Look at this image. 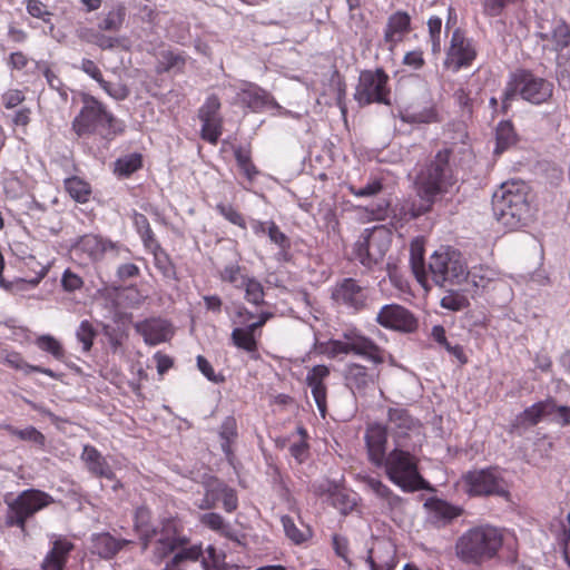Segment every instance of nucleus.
Segmentation results:
<instances>
[{"instance_id": "1", "label": "nucleus", "mask_w": 570, "mask_h": 570, "mask_svg": "<svg viewBox=\"0 0 570 570\" xmlns=\"http://www.w3.org/2000/svg\"><path fill=\"white\" fill-rule=\"evenodd\" d=\"M492 209L497 220L508 229L525 226L533 216L530 187L522 180L503 183L493 194Z\"/></svg>"}, {"instance_id": "2", "label": "nucleus", "mask_w": 570, "mask_h": 570, "mask_svg": "<svg viewBox=\"0 0 570 570\" xmlns=\"http://www.w3.org/2000/svg\"><path fill=\"white\" fill-rule=\"evenodd\" d=\"M452 149H441L417 173L415 178L417 194L428 205L416 215L428 212L439 195L449 193L456 184L450 163Z\"/></svg>"}, {"instance_id": "3", "label": "nucleus", "mask_w": 570, "mask_h": 570, "mask_svg": "<svg viewBox=\"0 0 570 570\" xmlns=\"http://www.w3.org/2000/svg\"><path fill=\"white\" fill-rule=\"evenodd\" d=\"M499 529L480 525L463 532L455 541V556L466 564H481L492 559L502 547Z\"/></svg>"}, {"instance_id": "4", "label": "nucleus", "mask_w": 570, "mask_h": 570, "mask_svg": "<svg viewBox=\"0 0 570 570\" xmlns=\"http://www.w3.org/2000/svg\"><path fill=\"white\" fill-rule=\"evenodd\" d=\"M82 102L83 106L71 124L78 137L98 132L110 139L122 131L120 122L97 98L86 94L82 96Z\"/></svg>"}, {"instance_id": "5", "label": "nucleus", "mask_w": 570, "mask_h": 570, "mask_svg": "<svg viewBox=\"0 0 570 570\" xmlns=\"http://www.w3.org/2000/svg\"><path fill=\"white\" fill-rule=\"evenodd\" d=\"M417 450L394 446L383 462L387 478L404 492L426 490L429 483L419 472Z\"/></svg>"}, {"instance_id": "6", "label": "nucleus", "mask_w": 570, "mask_h": 570, "mask_svg": "<svg viewBox=\"0 0 570 570\" xmlns=\"http://www.w3.org/2000/svg\"><path fill=\"white\" fill-rule=\"evenodd\" d=\"M553 85L527 70L515 72L504 89L502 108L507 110L511 101L520 95L522 99L540 105L552 97Z\"/></svg>"}, {"instance_id": "7", "label": "nucleus", "mask_w": 570, "mask_h": 570, "mask_svg": "<svg viewBox=\"0 0 570 570\" xmlns=\"http://www.w3.org/2000/svg\"><path fill=\"white\" fill-rule=\"evenodd\" d=\"M6 502V525L17 527L27 534V521L37 512L51 505L55 499L39 489H28L20 492L13 500Z\"/></svg>"}, {"instance_id": "8", "label": "nucleus", "mask_w": 570, "mask_h": 570, "mask_svg": "<svg viewBox=\"0 0 570 570\" xmlns=\"http://www.w3.org/2000/svg\"><path fill=\"white\" fill-rule=\"evenodd\" d=\"M429 272L438 286L460 284L466 277V263L459 250L440 248L430 257Z\"/></svg>"}, {"instance_id": "9", "label": "nucleus", "mask_w": 570, "mask_h": 570, "mask_svg": "<svg viewBox=\"0 0 570 570\" xmlns=\"http://www.w3.org/2000/svg\"><path fill=\"white\" fill-rule=\"evenodd\" d=\"M322 352L331 358L338 354H355L371 363H384V350L371 338L357 334L345 333L342 340H330L323 345Z\"/></svg>"}, {"instance_id": "10", "label": "nucleus", "mask_w": 570, "mask_h": 570, "mask_svg": "<svg viewBox=\"0 0 570 570\" xmlns=\"http://www.w3.org/2000/svg\"><path fill=\"white\" fill-rule=\"evenodd\" d=\"M395 446L419 450L424 441L422 424L415 420L405 409H390L387 412V425Z\"/></svg>"}, {"instance_id": "11", "label": "nucleus", "mask_w": 570, "mask_h": 570, "mask_svg": "<svg viewBox=\"0 0 570 570\" xmlns=\"http://www.w3.org/2000/svg\"><path fill=\"white\" fill-rule=\"evenodd\" d=\"M391 242L392 234L386 227L366 228L355 244V256L363 266L372 267L384 259Z\"/></svg>"}, {"instance_id": "12", "label": "nucleus", "mask_w": 570, "mask_h": 570, "mask_svg": "<svg viewBox=\"0 0 570 570\" xmlns=\"http://www.w3.org/2000/svg\"><path fill=\"white\" fill-rule=\"evenodd\" d=\"M389 76L383 69L364 70L360 73L354 99L360 106L371 104L391 105Z\"/></svg>"}, {"instance_id": "13", "label": "nucleus", "mask_w": 570, "mask_h": 570, "mask_svg": "<svg viewBox=\"0 0 570 570\" xmlns=\"http://www.w3.org/2000/svg\"><path fill=\"white\" fill-rule=\"evenodd\" d=\"M465 491L474 497L508 494L505 482L499 471L494 468L480 469L466 472L462 476Z\"/></svg>"}, {"instance_id": "14", "label": "nucleus", "mask_w": 570, "mask_h": 570, "mask_svg": "<svg viewBox=\"0 0 570 570\" xmlns=\"http://www.w3.org/2000/svg\"><path fill=\"white\" fill-rule=\"evenodd\" d=\"M475 58L476 50L473 41L460 29H455L446 51L444 67L452 72H458L461 68L470 67Z\"/></svg>"}, {"instance_id": "15", "label": "nucleus", "mask_w": 570, "mask_h": 570, "mask_svg": "<svg viewBox=\"0 0 570 570\" xmlns=\"http://www.w3.org/2000/svg\"><path fill=\"white\" fill-rule=\"evenodd\" d=\"M372 364V366H364L352 362L345 365L343 374L345 385L354 395L364 396L368 391L375 389L380 371L377 370L379 364Z\"/></svg>"}, {"instance_id": "16", "label": "nucleus", "mask_w": 570, "mask_h": 570, "mask_svg": "<svg viewBox=\"0 0 570 570\" xmlns=\"http://www.w3.org/2000/svg\"><path fill=\"white\" fill-rule=\"evenodd\" d=\"M220 101L216 95L207 97L198 110L202 121L200 137L212 145H216L223 134V117L219 114Z\"/></svg>"}, {"instance_id": "17", "label": "nucleus", "mask_w": 570, "mask_h": 570, "mask_svg": "<svg viewBox=\"0 0 570 570\" xmlns=\"http://www.w3.org/2000/svg\"><path fill=\"white\" fill-rule=\"evenodd\" d=\"M376 322L389 330L413 333L417 330V318L402 305L387 304L383 306L376 316Z\"/></svg>"}, {"instance_id": "18", "label": "nucleus", "mask_w": 570, "mask_h": 570, "mask_svg": "<svg viewBox=\"0 0 570 570\" xmlns=\"http://www.w3.org/2000/svg\"><path fill=\"white\" fill-rule=\"evenodd\" d=\"M537 36L551 46L554 51H562L570 46V26L561 17L542 18Z\"/></svg>"}, {"instance_id": "19", "label": "nucleus", "mask_w": 570, "mask_h": 570, "mask_svg": "<svg viewBox=\"0 0 570 570\" xmlns=\"http://www.w3.org/2000/svg\"><path fill=\"white\" fill-rule=\"evenodd\" d=\"M333 299L338 303L352 307L356 311L362 309L366 305L368 291L353 278H345L336 284L332 293Z\"/></svg>"}, {"instance_id": "20", "label": "nucleus", "mask_w": 570, "mask_h": 570, "mask_svg": "<svg viewBox=\"0 0 570 570\" xmlns=\"http://www.w3.org/2000/svg\"><path fill=\"white\" fill-rule=\"evenodd\" d=\"M330 367L324 364L313 366L305 377L307 386L316 403L321 416L324 419L327 413V386L325 381L330 376Z\"/></svg>"}, {"instance_id": "21", "label": "nucleus", "mask_w": 570, "mask_h": 570, "mask_svg": "<svg viewBox=\"0 0 570 570\" xmlns=\"http://www.w3.org/2000/svg\"><path fill=\"white\" fill-rule=\"evenodd\" d=\"M387 428L379 423L370 424L365 432V443L370 461L382 466L386 458Z\"/></svg>"}, {"instance_id": "22", "label": "nucleus", "mask_w": 570, "mask_h": 570, "mask_svg": "<svg viewBox=\"0 0 570 570\" xmlns=\"http://www.w3.org/2000/svg\"><path fill=\"white\" fill-rule=\"evenodd\" d=\"M135 330L139 333L148 345H157L170 340L174 334L171 325L163 318L153 317L135 324Z\"/></svg>"}, {"instance_id": "23", "label": "nucleus", "mask_w": 570, "mask_h": 570, "mask_svg": "<svg viewBox=\"0 0 570 570\" xmlns=\"http://www.w3.org/2000/svg\"><path fill=\"white\" fill-rule=\"evenodd\" d=\"M75 247L92 261H100L107 252H115L117 255L120 249L118 243L95 234H86L79 237Z\"/></svg>"}, {"instance_id": "24", "label": "nucleus", "mask_w": 570, "mask_h": 570, "mask_svg": "<svg viewBox=\"0 0 570 570\" xmlns=\"http://www.w3.org/2000/svg\"><path fill=\"white\" fill-rule=\"evenodd\" d=\"M425 507L429 510V520L438 528L449 524L463 512L460 507L441 499L430 500L425 503Z\"/></svg>"}, {"instance_id": "25", "label": "nucleus", "mask_w": 570, "mask_h": 570, "mask_svg": "<svg viewBox=\"0 0 570 570\" xmlns=\"http://www.w3.org/2000/svg\"><path fill=\"white\" fill-rule=\"evenodd\" d=\"M411 31V17L405 11H396L387 19L384 29V40L391 46L401 42L405 35Z\"/></svg>"}, {"instance_id": "26", "label": "nucleus", "mask_w": 570, "mask_h": 570, "mask_svg": "<svg viewBox=\"0 0 570 570\" xmlns=\"http://www.w3.org/2000/svg\"><path fill=\"white\" fill-rule=\"evenodd\" d=\"M239 98L253 111H261L265 108H281L269 92L252 83L242 89Z\"/></svg>"}, {"instance_id": "27", "label": "nucleus", "mask_w": 570, "mask_h": 570, "mask_svg": "<svg viewBox=\"0 0 570 570\" xmlns=\"http://www.w3.org/2000/svg\"><path fill=\"white\" fill-rule=\"evenodd\" d=\"M80 458L91 474L99 478H106L108 480H112L115 478L111 466L95 446L88 444L85 445Z\"/></svg>"}, {"instance_id": "28", "label": "nucleus", "mask_w": 570, "mask_h": 570, "mask_svg": "<svg viewBox=\"0 0 570 570\" xmlns=\"http://www.w3.org/2000/svg\"><path fill=\"white\" fill-rule=\"evenodd\" d=\"M72 549L73 543L67 539L59 538L55 540L51 550L41 563V570H63Z\"/></svg>"}, {"instance_id": "29", "label": "nucleus", "mask_w": 570, "mask_h": 570, "mask_svg": "<svg viewBox=\"0 0 570 570\" xmlns=\"http://www.w3.org/2000/svg\"><path fill=\"white\" fill-rule=\"evenodd\" d=\"M132 541L121 539L118 540L111 534L104 532L94 534L91 539V551L104 559H111L116 553L121 550L125 546L131 544Z\"/></svg>"}, {"instance_id": "30", "label": "nucleus", "mask_w": 570, "mask_h": 570, "mask_svg": "<svg viewBox=\"0 0 570 570\" xmlns=\"http://www.w3.org/2000/svg\"><path fill=\"white\" fill-rule=\"evenodd\" d=\"M410 264L412 272L417 282L423 286L428 287V272L424 264V248L423 245L415 240L411 244L410 248Z\"/></svg>"}, {"instance_id": "31", "label": "nucleus", "mask_w": 570, "mask_h": 570, "mask_svg": "<svg viewBox=\"0 0 570 570\" xmlns=\"http://www.w3.org/2000/svg\"><path fill=\"white\" fill-rule=\"evenodd\" d=\"M364 483L371 491H373L380 499H382L391 510L397 509L402 505V498L395 494L381 480L366 476L364 478Z\"/></svg>"}, {"instance_id": "32", "label": "nucleus", "mask_w": 570, "mask_h": 570, "mask_svg": "<svg viewBox=\"0 0 570 570\" xmlns=\"http://www.w3.org/2000/svg\"><path fill=\"white\" fill-rule=\"evenodd\" d=\"M127 9L125 4H115L106 16L99 21L98 29L100 31L118 32L125 22Z\"/></svg>"}, {"instance_id": "33", "label": "nucleus", "mask_w": 570, "mask_h": 570, "mask_svg": "<svg viewBox=\"0 0 570 570\" xmlns=\"http://www.w3.org/2000/svg\"><path fill=\"white\" fill-rule=\"evenodd\" d=\"M497 272L488 266H474L471 271L466 269L464 281L470 283L476 291L484 289L497 278Z\"/></svg>"}, {"instance_id": "34", "label": "nucleus", "mask_w": 570, "mask_h": 570, "mask_svg": "<svg viewBox=\"0 0 570 570\" xmlns=\"http://www.w3.org/2000/svg\"><path fill=\"white\" fill-rule=\"evenodd\" d=\"M200 522L210 530L219 533L220 535L229 539L237 540L236 532L233 530L229 523L224 518L215 512L205 513L200 517Z\"/></svg>"}, {"instance_id": "35", "label": "nucleus", "mask_w": 570, "mask_h": 570, "mask_svg": "<svg viewBox=\"0 0 570 570\" xmlns=\"http://www.w3.org/2000/svg\"><path fill=\"white\" fill-rule=\"evenodd\" d=\"M233 344L246 351L247 353H254L257 351L256 333L249 330V326H237L233 330L230 335Z\"/></svg>"}, {"instance_id": "36", "label": "nucleus", "mask_w": 570, "mask_h": 570, "mask_svg": "<svg viewBox=\"0 0 570 570\" xmlns=\"http://www.w3.org/2000/svg\"><path fill=\"white\" fill-rule=\"evenodd\" d=\"M556 407V403L552 400L538 402L530 407L525 409L519 416V420L527 422L530 425L539 423L543 415H550Z\"/></svg>"}, {"instance_id": "37", "label": "nucleus", "mask_w": 570, "mask_h": 570, "mask_svg": "<svg viewBox=\"0 0 570 570\" xmlns=\"http://www.w3.org/2000/svg\"><path fill=\"white\" fill-rule=\"evenodd\" d=\"M65 188L78 203H86L91 194L90 185L79 177H70L65 180Z\"/></svg>"}, {"instance_id": "38", "label": "nucleus", "mask_w": 570, "mask_h": 570, "mask_svg": "<svg viewBox=\"0 0 570 570\" xmlns=\"http://www.w3.org/2000/svg\"><path fill=\"white\" fill-rule=\"evenodd\" d=\"M4 430L12 436L18 438L21 441H27L36 444L39 448H43L46 443L45 435L38 431L35 426H27L24 429H17L12 425H6Z\"/></svg>"}, {"instance_id": "39", "label": "nucleus", "mask_w": 570, "mask_h": 570, "mask_svg": "<svg viewBox=\"0 0 570 570\" xmlns=\"http://www.w3.org/2000/svg\"><path fill=\"white\" fill-rule=\"evenodd\" d=\"M281 521L286 537L295 544L306 541L312 534L311 529L307 525L303 524L302 528H298L294 520L288 515H283Z\"/></svg>"}, {"instance_id": "40", "label": "nucleus", "mask_w": 570, "mask_h": 570, "mask_svg": "<svg viewBox=\"0 0 570 570\" xmlns=\"http://www.w3.org/2000/svg\"><path fill=\"white\" fill-rule=\"evenodd\" d=\"M36 345L43 352L52 355L57 361H63L66 352L62 344L52 335H40L35 341Z\"/></svg>"}, {"instance_id": "41", "label": "nucleus", "mask_w": 570, "mask_h": 570, "mask_svg": "<svg viewBox=\"0 0 570 570\" xmlns=\"http://www.w3.org/2000/svg\"><path fill=\"white\" fill-rule=\"evenodd\" d=\"M132 219H134V225H135L146 249L158 244V242L155 237V234L149 225V222L144 214L134 213Z\"/></svg>"}, {"instance_id": "42", "label": "nucleus", "mask_w": 570, "mask_h": 570, "mask_svg": "<svg viewBox=\"0 0 570 570\" xmlns=\"http://www.w3.org/2000/svg\"><path fill=\"white\" fill-rule=\"evenodd\" d=\"M147 250L153 254L155 266L163 273L164 276L171 277L175 274V267L169 258V255L160 246L159 243L148 248Z\"/></svg>"}, {"instance_id": "43", "label": "nucleus", "mask_w": 570, "mask_h": 570, "mask_svg": "<svg viewBox=\"0 0 570 570\" xmlns=\"http://www.w3.org/2000/svg\"><path fill=\"white\" fill-rule=\"evenodd\" d=\"M219 436L223 440V451L227 455H229L232 453L230 444L237 436V425L236 420L234 417L228 416L224 420V422L220 425Z\"/></svg>"}, {"instance_id": "44", "label": "nucleus", "mask_w": 570, "mask_h": 570, "mask_svg": "<svg viewBox=\"0 0 570 570\" xmlns=\"http://www.w3.org/2000/svg\"><path fill=\"white\" fill-rule=\"evenodd\" d=\"M141 167L140 155L132 154L124 158H119L115 164V173L121 177H128Z\"/></svg>"}, {"instance_id": "45", "label": "nucleus", "mask_w": 570, "mask_h": 570, "mask_svg": "<svg viewBox=\"0 0 570 570\" xmlns=\"http://www.w3.org/2000/svg\"><path fill=\"white\" fill-rule=\"evenodd\" d=\"M243 288L245 289V298L247 302L254 305L264 303V288L261 282L248 277L246 281H243Z\"/></svg>"}, {"instance_id": "46", "label": "nucleus", "mask_w": 570, "mask_h": 570, "mask_svg": "<svg viewBox=\"0 0 570 570\" xmlns=\"http://www.w3.org/2000/svg\"><path fill=\"white\" fill-rule=\"evenodd\" d=\"M202 566L204 570H225V556L213 546H208L202 556Z\"/></svg>"}, {"instance_id": "47", "label": "nucleus", "mask_w": 570, "mask_h": 570, "mask_svg": "<svg viewBox=\"0 0 570 570\" xmlns=\"http://www.w3.org/2000/svg\"><path fill=\"white\" fill-rule=\"evenodd\" d=\"M514 141V129L511 122L501 121L497 128V153L507 149Z\"/></svg>"}, {"instance_id": "48", "label": "nucleus", "mask_w": 570, "mask_h": 570, "mask_svg": "<svg viewBox=\"0 0 570 570\" xmlns=\"http://www.w3.org/2000/svg\"><path fill=\"white\" fill-rule=\"evenodd\" d=\"M269 240L279 248V254L287 255L291 248V239L279 229L275 222L269 220L267 232Z\"/></svg>"}, {"instance_id": "49", "label": "nucleus", "mask_w": 570, "mask_h": 570, "mask_svg": "<svg viewBox=\"0 0 570 570\" xmlns=\"http://www.w3.org/2000/svg\"><path fill=\"white\" fill-rule=\"evenodd\" d=\"M234 155H235L237 165L242 169L244 175L249 180H253L256 177V175L258 174V170L256 169L255 165L253 164V161L250 159L249 151H246L242 147H238L234 150Z\"/></svg>"}, {"instance_id": "50", "label": "nucleus", "mask_w": 570, "mask_h": 570, "mask_svg": "<svg viewBox=\"0 0 570 570\" xmlns=\"http://www.w3.org/2000/svg\"><path fill=\"white\" fill-rule=\"evenodd\" d=\"M27 11L33 18L48 23L50 26V30H53V23L51 22L52 12L49 11L48 7L43 2L40 0H28Z\"/></svg>"}, {"instance_id": "51", "label": "nucleus", "mask_w": 570, "mask_h": 570, "mask_svg": "<svg viewBox=\"0 0 570 570\" xmlns=\"http://www.w3.org/2000/svg\"><path fill=\"white\" fill-rule=\"evenodd\" d=\"M220 279L223 282H227L233 284L237 288L243 287V281H246L248 277L242 274V267L238 264L226 265L220 271Z\"/></svg>"}, {"instance_id": "52", "label": "nucleus", "mask_w": 570, "mask_h": 570, "mask_svg": "<svg viewBox=\"0 0 570 570\" xmlns=\"http://www.w3.org/2000/svg\"><path fill=\"white\" fill-rule=\"evenodd\" d=\"M469 304L466 296L458 292H450L441 299V306L452 312L463 311L469 306Z\"/></svg>"}, {"instance_id": "53", "label": "nucleus", "mask_w": 570, "mask_h": 570, "mask_svg": "<svg viewBox=\"0 0 570 570\" xmlns=\"http://www.w3.org/2000/svg\"><path fill=\"white\" fill-rule=\"evenodd\" d=\"M97 332L89 321H82L77 330L76 336L82 343V350L89 352Z\"/></svg>"}, {"instance_id": "54", "label": "nucleus", "mask_w": 570, "mask_h": 570, "mask_svg": "<svg viewBox=\"0 0 570 570\" xmlns=\"http://www.w3.org/2000/svg\"><path fill=\"white\" fill-rule=\"evenodd\" d=\"M8 362L13 367L23 370L26 373L39 372V373L46 374V375H48V376H50L52 379H58V374L55 373L52 370L47 368V367H41V366H38V365L27 364L26 362H23V360L18 354L10 355L9 358H8Z\"/></svg>"}, {"instance_id": "55", "label": "nucleus", "mask_w": 570, "mask_h": 570, "mask_svg": "<svg viewBox=\"0 0 570 570\" xmlns=\"http://www.w3.org/2000/svg\"><path fill=\"white\" fill-rule=\"evenodd\" d=\"M401 119L407 124H429L436 121V112L433 108H426L417 112H405Z\"/></svg>"}, {"instance_id": "56", "label": "nucleus", "mask_w": 570, "mask_h": 570, "mask_svg": "<svg viewBox=\"0 0 570 570\" xmlns=\"http://www.w3.org/2000/svg\"><path fill=\"white\" fill-rule=\"evenodd\" d=\"M383 189V183L381 179H372L363 187L350 186L348 190L356 197H373L380 194Z\"/></svg>"}, {"instance_id": "57", "label": "nucleus", "mask_w": 570, "mask_h": 570, "mask_svg": "<svg viewBox=\"0 0 570 570\" xmlns=\"http://www.w3.org/2000/svg\"><path fill=\"white\" fill-rule=\"evenodd\" d=\"M216 209L229 223H232L233 225H236L243 229H246L245 218L232 205L220 203L216 206Z\"/></svg>"}, {"instance_id": "58", "label": "nucleus", "mask_w": 570, "mask_h": 570, "mask_svg": "<svg viewBox=\"0 0 570 570\" xmlns=\"http://www.w3.org/2000/svg\"><path fill=\"white\" fill-rule=\"evenodd\" d=\"M50 88L57 90L63 100L68 99V92L61 79L46 65H39Z\"/></svg>"}, {"instance_id": "59", "label": "nucleus", "mask_w": 570, "mask_h": 570, "mask_svg": "<svg viewBox=\"0 0 570 570\" xmlns=\"http://www.w3.org/2000/svg\"><path fill=\"white\" fill-rule=\"evenodd\" d=\"M100 87L114 99L116 100H125L130 90L128 87L121 82H109L104 79V82L100 83Z\"/></svg>"}, {"instance_id": "60", "label": "nucleus", "mask_w": 570, "mask_h": 570, "mask_svg": "<svg viewBox=\"0 0 570 570\" xmlns=\"http://www.w3.org/2000/svg\"><path fill=\"white\" fill-rule=\"evenodd\" d=\"M185 57L179 53H175L173 51H166L163 53V63L165 71H181L185 66Z\"/></svg>"}, {"instance_id": "61", "label": "nucleus", "mask_w": 570, "mask_h": 570, "mask_svg": "<svg viewBox=\"0 0 570 570\" xmlns=\"http://www.w3.org/2000/svg\"><path fill=\"white\" fill-rule=\"evenodd\" d=\"M518 1L519 0H483V10L484 13L490 17H498L509 3H515Z\"/></svg>"}, {"instance_id": "62", "label": "nucleus", "mask_w": 570, "mask_h": 570, "mask_svg": "<svg viewBox=\"0 0 570 570\" xmlns=\"http://www.w3.org/2000/svg\"><path fill=\"white\" fill-rule=\"evenodd\" d=\"M61 285L65 291L75 292L82 287L83 281L78 274L66 269L61 278Z\"/></svg>"}, {"instance_id": "63", "label": "nucleus", "mask_w": 570, "mask_h": 570, "mask_svg": "<svg viewBox=\"0 0 570 570\" xmlns=\"http://www.w3.org/2000/svg\"><path fill=\"white\" fill-rule=\"evenodd\" d=\"M87 42L94 43L102 50H111L119 46V39L110 36H106L99 32L95 35L94 39H87Z\"/></svg>"}, {"instance_id": "64", "label": "nucleus", "mask_w": 570, "mask_h": 570, "mask_svg": "<svg viewBox=\"0 0 570 570\" xmlns=\"http://www.w3.org/2000/svg\"><path fill=\"white\" fill-rule=\"evenodd\" d=\"M223 507L226 512H234L238 507V499L236 495V491L228 485L226 489H223L222 495Z\"/></svg>"}]
</instances>
